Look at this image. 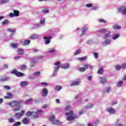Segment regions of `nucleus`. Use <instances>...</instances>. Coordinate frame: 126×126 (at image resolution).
Here are the masks:
<instances>
[{
    "label": "nucleus",
    "mask_w": 126,
    "mask_h": 126,
    "mask_svg": "<svg viewBox=\"0 0 126 126\" xmlns=\"http://www.w3.org/2000/svg\"><path fill=\"white\" fill-rule=\"evenodd\" d=\"M43 59V56H39L36 57L37 60H42Z\"/></svg>",
    "instance_id": "680f3d73"
},
{
    "label": "nucleus",
    "mask_w": 126,
    "mask_h": 126,
    "mask_svg": "<svg viewBox=\"0 0 126 126\" xmlns=\"http://www.w3.org/2000/svg\"><path fill=\"white\" fill-rule=\"evenodd\" d=\"M42 12L43 13H48V12H49V9L47 8H43Z\"/></svg>",
    "instance_id": "09e8293b"
},
{
    "label": "nucleus",
    "mask_w": 126,
    "mask_h": 126,
    "mask_svg": "<svg viewBox=\"0 0 126 126\" xmlns=\"http://www.w3.org/2000/svg\"><path fill=\"white\" fill-rule=\"evenodd\" d=\"M24 53V51H23V50L21 49H19L18 50V55H23Z\"/></svg>",
    "instance_id": "b1692460"
},
{
    "label": "nucleus",
    "mask_w": 126,
    "mask_h": 126,
    "mask_svg": "<svg viewBox=\"0 0 126 126\" xmlns=\"http://www.w3.org/2000/svg\"><path fill=\"white\" fill-rule=\"evenodd\" d=\"M60 64H61V62H58L54 63V65L56 66L54 68V71H58V70H59V69L60 68Z\"/></svg>",
    "instance_id": "0eeeda50"
},
{
    "label": "nucleus",
    "mask_w": 126,
    "mask_h": 126,
    "mask_svg": "<svg viewBox=\"0 0 126 126\" xmlns=\"http://www.w3.org/2000/svg\"><path fill=\"white\" fill-rule=\"evenodd\" d=\"M98 21L100 23H104V24H105V23H107V21H106V20L103 19H99Z\"/></svg>",
    "instance_id": "e433bc0d"
},
{
    "label": "nucleus",
    "mask_w": 126,
    "mask_h": 126,
    "mask_svg": "<svg viewBox=\"0 0 126 126\" xmlns=\"http://www.w3.org/2000/svg\"><path fill=\"white\" fill-rule=\"evenodd\" d=\"M25 113V111H24V110H22V111H21V112L19 113L20 116L23 117V116L24 115Z\"/></svg>",
    "instance_id": "8fccbe9b"
},
{
    "label": "nucleus",
    "mask_w": 126,
    "mask_h": 126,
    "mask_svg": "<svg viewBox=\"0 0 126 126\" xmlns=\"http://www.w3.org/2000/svg\"><path fill=\"white\" fill-rule=\"evenodd\" d=\"M121 66L123 69L126 68V63L125 64H123V65H121Z\"/></svg>",
    "instance_id": "052dcab7"
},
{
    "label": "nucleus",
    "mask_w": 126,
    "mask_h": 126,
    "mask_svg": "<svg viewBox=\"0 0 126 126\" xmlns=\"http://www.w3.org/2000/svg\"><path fill=\"white\" fill-rule=\"evenodd\" d=\"M20 110V105H19L18 106H17L16 108H15L13 109V112H17V111Z\"/></svg>",
    "instance_id": "37998d69"
},
{
    "label": "nucleus",
    "mask_w": 126,
    "mask_h": 126,
    "mask_svg": "<svg viewBox=\"0 0 126 126\" xmlns=\"http://www.w3.org/2000/svg\"><path fill=\"white\" fill-rule=\"evenodd\" d=\"M48 53H50L51 54L56 53V49H50V50L48 51Z\"/></svg>",
    "instance_id": "a18cd8bd"
},
{
    "label": "nucleus",
    "mask_w": 126,
    "mask_h": 126,
    "mask_svg": "<svg viewBox=\"0 0 126 126\" xmlns=\"http://www.w3.org/2000/svg\"><path fill=\"white\" fill-rule=\"evenodd\" d=\"M15 16H19V11L13 10Z\"/></svg>",
    "instance_id": "393cba45"
},
{
    "label": "nucleus",
    "mask_w": 126,
    "mask_h": 126,
    "mask_svg": "<svg viewBox=\"0 0 126 126\" xmlns=\"http://www.w3.org/2000/svg\"><path fill=\"white\" fill-rule=\"evenodd\" d=\"M123 83L124 82L122 81H120V82H119L117 84L118 87H121V86L123 85Z\"/></svg>",
    "instance_id": "79ce46f5"
},
{
    "label": "nucleus",
    "mask_w": 126,
    "mask_h": 126,
    "mask_svg": "<svg viewBox=\"0 0 126 126\" xmlns=\"http://www.w3.org/2000/svg\"><path fill=\"white\" fill-rule=\"evenodd\" d=\"M7 31L10 32L11 33H15V29H7Z\"/></svg>",
    "instance_id": "c9c22d12"
},
{
    "label": "nucleus",
    "mask_w": 126,
    "mask_h": 126,
    "mask_svg": "<svg viewBox=\"0 0 126 126\" xmlns=\"http://www.w3.org/2000/svg\"><path fill=\"white\" fill-rule=\"evenodd\" d=\"M39 36L37 34H32L31 36V39H37Z\"/></svg>",
    "instance_id": "2f4dec72"
},
{
    "label": "nucleus",
    "mask_w": 126,
    "mask_h": 126,
    "mask_svg": "<svg viewBox=\"0 0 126 126\" xmlns=\"http://www.w3.org/2000/svg\"><path fill=\"white\" fill-rule=\"evenodd\" d=\"M11 47H12V48H13L14 49H15L17 48V47H18V45L16 44H11Z\"/></svg>",
    "instance_id": "49530a36"
},
{
    "label": "nucleus",
    "mask_w": 126,
    "mask_h": 126,
    "mask_svg": "<svg viewBox=\"0 0 126 126\" xmlns=\"http://www.w3.org/2000/svg\"><path fill=\"white\" fill-rule=\"evenodd\" d=\"M94 55V58L95 59H98V57H99V55L98 54V53H96V52H94L93 53Z\"/></svg>",
    "instance_id": "de8ad7c7"
},
{
    "label": "nucleus",
    "mask_w": 126,
    "mask_h": 126,
    "mask_svg": "<svg viewBox=\"0 0 126 126\" xmlns=\"http://www.w3.org/2000/svg\"><path fill=\"white\" fill-rule=\"evenodd\" d=\"M3 87L5 89H6V90H10L11 89V88L9 86H4Z\"/></svg>",
    "instance_id": "864d4df0"
},
{
    "label": "nucleus",
    "mask_w": 126,
    "mask_h": 126,
    "mask_svg": "<svg viewBox=\"0 0 126 126\" xmlns=\"http://www.w3.org/2000/svg\"><path fill=\"white\" fill-rule=\"evenodd\" d=\"M70 108V105H68L65 107V110H69Z\"/></svg>",
    "instance_id": "69168bd1"
},
{
    "label": "nucleus",
    "mask_w": 126,
    "mask_h": 126,
    "mask_svg": "<svg viewBox=\"0 0 126 126\" xmlns=\"http://www.w3.org/2000/svg\"><path fill=\"white\" fill-rule=\"evenodd\" d=\"M106 32H107V29H102L98 31V33H106Z\"/></svg>",
    "instance_id": "7c9ffc66"
},
{
    "label": "nucleus",
    "mask_w": 126,
    "mask_h": 126,
    "mask_svg": "<svg viewBox=\"0 0 126 126\" xmlns=\"http://www.w3.org/2000/svg\"><path fill=\"white\" fill-rule=\"evenodd\" d=\"M9 123H14L15 120L13 118H10L8 119Z\"/></svg>",
    "instance_id": "3c124183"
},
{
    "label": "nucleus",
    "mask_w": 126,
    "mask_h": 126,
    "mask_svg": "<svg viewBox=\"0 0 126 126\" xmlns=\"http://www.w3.org/2000/svg\"><path fill=\"white\" fill-rule=\"evenodd\" d=\"M111 91V88L109 87L106 90V92H103L104 93H109V92H110Z\"/></svg>",
    "instance_id": "6e6d98bb"
},
{
    "label": "nucleus",
    "mask_w": 126,
    "mask_h": 126,
    "mask_svg": "<svg viewBox=\"0 0 126 126\" xmlns=\"http://www.w3.org/2000/svg\"><path fill=\"white\" fill-rule=\"evenodd\" d=\"M21 126V122H16L13 125V126Z\"/></svg>",
    "instance_id": "ea45409f"
},
{
    "label": "nucleus",
    "mask_w": 126,
    "mask_h": 126,
    "mask_svg": "<svg viewBox=\"0 0 126 126\" xmlns=\"http://www.w3.org/2000/svg\"><path fill=\"white\" fill-rule=\"evenodd\" d=\"M38 113H42V110H38L36 112H32V116L33 119H37V118H38Z\"/></svg>",
    "instance_id": "423d86ee"
},
{
    "label": "nucleus",
    "mask_w": 126,
    "mask_h": 126,
    "mask_svg": "<svg viewBox=\"0 0 126 126\" xmlns=\"http://www.w3.org/2000/svg\"><path fill=\"white\" fill-rule=\"evenodd\" d=\"M11 73L12 74H15V76H17V77H21L25 76V74L21 72H19L16 69L13 70L11 71Z\"/></svg>",
    "instance_id": "7ed1b4c3"
},
{
    "label": "nucleus",
    "mask_w": 126,
    "mask_h": 126,
    "mask_svg": "<svg viewBox=\"0 0 126 126\" xmlns=\"http://www.w3.org/2000/svg\"><path fill=\"white\" fill-rule=\"evenodd\" d=\"M9 0H2L0 1V4H4V3H7V2H8Z\"/></svg>",
    "instance_id": "c85d7f7f"
},
{
    "label": "nucleus",
    "mask_w": 126,
    "mask_h": 126,
    "mask_svg": "<svg viewBox=\"0 0 126 126\" xmlns=\"http://www.w3.org/2000/svg\"><path fill=\"white\" fill-rule=\"evenodd\" d=\"M84 68L83 67H80L78 68V70H79V71H85L86 69H87L88 68V64H85L84 65Z\"/></svg>",
    "instance_id": "1a4fd4ad"
},
{
    "label": "nucleus",
    "mask_w": 126,
    "mask_h": 126,
    "mask_svg": "<svg viewBox=\"0 0 126 126\" xmlns=\"http://www.w3.org/2000/svg\"><path fill=\"white\" fill-rule=\"evenodd\" d=\"M119 11H121L122 14L126 15V7L122 6L118 9Z\"/></svg>",
    "instance_id": "39448f33"
},
{
    "label": "nucleus",
    "mask_w": 126,
    "mask_h": 126,
    "mask_svg": "<svg viewBox=\"0 0 126 126\" xmlns=\"http://www.w3.org/2000/svg\"><path fill=\"white\" fill-rule=\"evenodd\" d=\"M31 101H33V99L32 98H31L30 99H28L26 102L25 103H29L30 102H31Z\"/></svg>",
    "instance_id": "e2e57ef3"
},
{
    "label": "nucleus",
    "mask_w": 126,
    "mask_h": 126,
    "mask_svg": "<svg viewBox=\"0 0 126 126\" xmlns=\"http://www.w3.org/2000/svg\"><path fill=\"white\" fill-rule=\"evenodd\" d=\"M41 74V72L40 71H36L33 73V75L34 76H39Z\"/></svg>",
    "instance_id": "4c0bfd02"
},
{
    "label": "nucleus",
    "mask_w": 126,
    "mask_h": 126,
    "mask_svg": "<svg viewBox=\"0 0 126 126\" xmlns=\"http://www.w3.org/2000/svg\"><path fill=\"white\" fill-rule=\"evenodd\" d=\"M107 80H106V77L103 76L100 78V83H105Z\"/></svg>",
    "instance_id": "6ab92c4d"
},
{
    "label": "nucleus",
    "mask_w": 126,
    "mask_h": 126,
    "mask_svg": "<svg viewBox=\"0 0 126 126\" xmlns=\"http://www.w3.org/2000/svg\"><path fill=\"white\" fill-rule=\"evenodd\" d=\"M62 87L61 86H56L55 87V91H60V90H62Z\"/></svg>",
    "instance_id": "cd10ccee"
},
{
    "label": "nucleus",
    "mask_w": 126,
    "mask_h": 126,
    "mask_svg": "<svg viewBox=\"0 0 126 126\" xmlns=\"http://www.w3.org/2000/svg\"><path fill=\"white\" fill-rule=\"evenodd\" d=\"M31 41L29 39L26 40L24 41V46H27L28 44H30Z\"/></svg>",
    "instance_id": "a878e982"
},
{
    "label": "nucleus",
    "mask_w": 126,
    "mask_h": 126,
    "mask_svg": "<svg viewBox=\"0 0 126 126\" xmlns=\"http://www.w3.org/2000/svg\"><path fill=\"white\" fill-rule=\"evenodd\" d=\"M121 28H122V27L121 26H119V25H114L113 26V29H115L116 30L121 29Z\"/></svg>",
    "instance_id": "aec40b11"
},
{
    "label": "nucleus",
    "mask_w": 126,
    "mask_h": 126,
    "mask_svg": "<svg viewBox=\"0 0 126 126\" xmlns=\"http://www.w3.org/2000/svg\"><path fill=\"white\" fill-rule=\"evenodd\" d=\"M77 60H78V61H79V62H84V61H86V60H87V56H85L82 58H78L77 59Z\"/></svg>",
    "instance_id": "2eb2a0df"
},
{
    "label": "nucleus",
    "mask_w": 126,
    "mask_h": 126,
    "mask_svg": "<svg viewBox=\"0 0 126 126\" xmlns=\"http://www.w3.org/2000/svg\"><path fill=\"white\" fill-rule=\"evenodd\" d=\"M111 42V40H110V39H107L105 41V44H106V45H108V44H110V42Z\"/></svg>",
    "instance_id": "13d9d810"
},
{
    "label": "nucleus",
    "mask_w": 126,
    "mask_h": 126,
    "mask_svg": "<svg viewBox=\"0 0 126 126\" xmlns=\"http://www.w3.org/2000/svg\"><path fill=\"white\" fill-rule=\"evenodd\" d=\"M55 117L54 116H51L49 118V121H50L51 122H52V123H53V122H55Z\"/></svg>",
    "instance_id": "c03bdc74"
},
{
    "label": "nucleus",
    "mask_w": 126,
    "mask_h": 126,
    "mask_svg": "<svg viewBox=\"0 0 126 126\" xmlns=\"http://www.w3.org/2000/svg\"><path fill=\"white\" fill-rule=\"evenodd\" d=\"M116 70H120V69H123L122 67V65L118 64L115 66Z\"/></svg>",
    "instance_id": "4be33fe9"
},
{
    "label": "nucleus",
    "mask_w": 126,
    "mask_h": 126,
    "mask_svg": "<svg viewBox=\"0 0 126 126\" xmlns=\"http://www.w3.org/2000/svg\"><path fill=\"white\" fill-rule=\"evenodd\" d=\"M94 106V104L90 103L85 106V109H92V108H93Z\"/></svg>",
    "instance_id": "f3484780"
},
{
    "label": "nucleus",
    "mask_w": 126,
    "mask_h": 126,
    "mask_svg": "<svg viewBox=\"0 0 126 126\" xmlns=\"http://www.w3.org/2000/svg\"><path fill=\"white\" fill-rule=\"evenodd\" d=\"M21 103H23V101L22 100L19 101H14L11 102H9L8 105H9L10 107H19V106H20Z\"/></svg>",
    "instance_id": "f03ea898"
},
{
    "label": "nucleus",
    "mask_w": 126,
    "mask_h": 126,
    "mask_svg": "<svg viewBox=\"0 0 126 126\" xmlns=\"http://www.w3.org/2000/svg\"><path fill=\"white\" fill-rule=\"evenodd\" d=\"M78 84H79V82L75 81L71 84L70 86H77V85H78Z\"/></svg>",
    "instance_id": "412c9836"
},
{
    "label": "nucleus",
    "mask_w": 126,
    "mask_h": 126,
    "mask_svg": "<svg viewBox=\"0 0 126 126\" xmlns=\"http://www.w3.org/2000/svg\"><path fill=\"white\" fill-rule=\"evenodd\" d=\"M9 16L10 17H14L15 16L14 13H10Z\"/></svg>",
    "instance_id": "4d7b16f0"
},
{
    "label": "nucleus",
    "mask_w": 126,
    "mask_h": 126,
    "mask_svg": "<svg viewBox=\"0 0 126 126\" xmlns=\"http://www.w3.org/2000/svg\"><path fill=\"white\" fill-rule=\"evenodd\" d=\"M52 124H53V125H61L62 123H61L59 120H55L52 122Z\"/></svg>",
    "instance_id": "5701e85b"
},
{
    "label": "nucleus",
    "mask_w": 126,
    "mask_h": 126,
    "mask_svg": "<svg viewBox=\"0 0 126 126\" xmlns=\"http://www.w3.org/2000/svg\"><path fill=\"white\" fill-rule=\"evenodd\" d=\"M103 72L104 71L103 70V68H99V70L97 71L98 74H103Z\"/></svg>",
    "instance_id": "bb28decb"
},
{
    "label": "nucleus",
    "mask_w": 126,
    "mask_h": 126,
    "mask_svg": "<svg viewBox=\"0 0 126 126\" xmlns=\"http://www.w3.org/2000/svg\"><path fill=\"white\" fill-rule=\"evenodd\" d=\"M21 58V56H16L14 58L15 60H18V59Z\"/></svg>",
    "instance_id": "338daca9"
},
{
    "label": "nucleus",
    "mask_w": 126,
    "mask_h": 126,
    "mask_svg": "<svg viewBox=\"0 0 126 126\" xmlns=\"http://www.w3.org/2000/svg\"><path fill=\"white\" fill-rule=\"evenodd\" d=\"M48 95V89L44 88L42 90V97H47Z\"/></svg>",
    "instance_id": "6e6552de"
},
{
    "label": "nucleus",
    "mask_w": 126,
    "mask_h": 126,
    "mask_svg": "<svg viewBox=\"0 0 126 126\" xmlns=\"http://www.w3.org/2000/svg\"><path fill=\"white\" fill-rule=\"evenodd\" d=\"M62 68H63L64 69H66L69 67V64L67 63L65 64L61 65Z\"/></svg>",
    "instance_id": "dca6fc26"
},
{
    "label": "nucleus",
    "mask_w": 126,
    "mask_h": 126,
    "mask_svg": "<svg viewBox=\"0 0 126 126\" xmlns=\"http://www.w3.org/2000/svg\"><path fill=\"white\" fill-rule=\"evenodd\" d=\"M22 123L24 125H29L30 123V120L27 117L24 118L22 120Z\"/></svg>",
    "instance_id": "20e7f679"
},
{
    "label": "nucleus",
    "mask_w": 126,
    "mask_h": 126,
    "mask_svg": "<svg viewBox=\"0 0 126 126\" xmlns=\"http://www.w3.org/2000/svg\"><path fill=\"white\" fill-rule=\"evenodd\" d=\"M6 95L4 97V99H11L12 98V94L11 93H7Z\"/></svg>",
    "instance_id": "4468645a"
},
{
    "label": "nucleus",
    "mask_w": 126,
    "mask_h": 126,
    "mask_svg": "<svg viewBox=\"0 0 126 126\" xmlns=\"http://www.w3.org/2000/svg\"><path fill=\"white\" fill-rule=\"evenodd\" d=\"M33 112L31 111H28L26 113L27 117H30V116H32V114Z\"/></svg>",
    "instance_id": "a19ab883"
},
{
    "label": "nucleus",
    "mask_w": 126,
    "mask_h": 126,
    "mask_svg": "<svg viewBox=\"0 0 126 126\" xmlns=\"http://www.w3.org/2000/svg\"><path fill=\"white\" fill-rule=\"evenodd\" d=\"M15 117H16V118H20L21 116H20V115L19 113H17L15 115Z\"/></svg>",
    "instance_id": "bf43d9fd"
},
{
    "label": "nucleus",
    "mask_w": 126,
    "mask_h": 126,
    "mask_svg": "<svg viewBox=\"0 0 126 126\" xmlns=\"http://www.w3.org/2000/svg\"><path fill=\"white\" fill-rule=\"evenodd\" d=\"M86 6L88 8L92 7V6H93V4L92 3H88L86 5Z\"/></svg>",
    "instance_id": "603ef678"
},
{
    "label": "nucleus",
    "mask_w": 126,
    "mask_h": 126,
    "mask_svg": "<svg viewBox=\"0 0 126 126\" xmlns=\"http://www.w3.org/2000/svg\"><path fill=\"white\" fill-rule=\"evenodd\" d=\"M65 115L67 117V121H73V120L77 119V116H73V111L72 110L70 111L69 112L66 113Z\"/></svg>",
    "instance_id": "f257e3e1"
},
{
    "label": "nucleus",
    "mask_w": 126,
    "mask_h": 126,
    "mask_svg": "<svg viewBox=\"0 0 126 126\" xmlns=\"http://www.w3.org/2000/svg\"><path fill=\"white\" fill-rule=\"evenodd\" d=\"M81 53V49H78L75 53L74 54L75 56H77V55H79Z\"/></svg>",
    "instance_id": "f704fd0d"
},
{
    "label": "nucleus",
    "mask_w": 126,
    "mask_h": 126,
    "mask_svg": "<svg viewBox=\"0 0 126 126\" xmlns=\"http://www.w3.org/2000/svg\"><path fill=\"white\" fill-rule=\"evenodd\" d=\"M28 84H29V82L28 81H22L20 83V85L21 87H26Z\"/></svg>",
    "instance_id": "9b49d317"
},
{
    "label": "nucleus",
    "mask_w": 126,
    "mask_h": 126,
    "mask_svg": "<svg viewBox=\"0 0 126 126\" xmlns=\"http://www.w3.org/2000/svg\"><path fill=\"white\" fill-rule=\"evenodd\" d=\"M106 110L110 114H115V113H116V111H115V109H113L112 107L107 108Z\"/></svg>",
    "instance_id": "f8f14e48"
},
{
    "label": "nucleus",
    "mask_w": 126,
    "mask_h": 126,
    "mask_svg": "<svg viewBox=\"0 0 126 126\" xmlns=\"http://www.w3.org/2000/svg\"><path fill=\"white\" fill-rule=\"evenodd\" d=\"M3 68H4V69H6V68H8V65H7V64H3Z\"/></svg>",
    "instance_id": "5fc2aeb1"
},
{
    "label": "nucleus",
    "mask_w": 126,
    "mask_h": 126,
    "mask_svg": "<svg viewBox=\"0 0 126 126\" xmlns=\"http://www.w3.org/2000/svg\"><path fill=\"white\" fill-rule=\"evenodd\" d=\"M81 32H82V34L80 35L81 36L84 35V34H85V32H86V31H87V28H81Z\"/></svg>",
    "instance_id": "a211bd4d"
},
{
    "label": "nucleus",
    "mask_w": 126,
    "mask_h": 126,
    "mask_svg": "<svg viewBox=\"0 0 126 126\" xmlns=\"http://www.w3.org/2000/svg\"><path fill=\"white\" fill-rule=\"evenodd\" d=\"M43 39H44V40H46L45 44L47 45V44H50V43H51V39H52V38L51 36H44Z\"/></svg>",
    "instance_id": "9d476101"
},
{
    "label": "nucleus",
    "mask_w": 126,
    "mask_h": 126,
    "mask_svg": "<svg viewBox=\"0 0 126 126\" xmlns=\"http://www.w3.org/2000/svg\"><path fill=\"white\" fill-rule=\"evenodd\" d=\"M120 37V34L118 33L117 34H115L113 37L112 39L113 40H116V39H118Z\"/></svg>",
    "instance_id": "58836bf2"
},
{
    "label": "nucleus",
    "mask_w": 126,
    "mask_h": 126,
    "mask_svg": "<svg viewBox=\"0 0 126 126\" xmlns=\"http://www.w3.org/2000/svg\"><path fill=\"white\" fill-rule=\"evenodd\" d=\"M41 24H45V19L40 21Z\"/></svg>",
    "instance_id": "774afa93"
},
{
    "label": "nucleus",
    "mask_w": 126,
    "mask_h": 126,
    "mask_svg": "<svg viewBox=\"0 0 126 126\" xmlns=\"http://www.w3.org/2000/svg\"><path fill=\"white\" fill-rule=\"evenodd\" d=\"M9 21L8 20H5L2 22V25H5V24H8Z\"/></svg>",
    "instance_id": "c756f323"
},
{
    "label": "nucleus",
    "mask_w": 126,
    "mask_h": 126,
    "mask_svg": "<svg viewBox=\"0 0 126 126\" xmlns=\"http://www.w3.org/2000/svg\"><path fill=\"white\" fill-rule=\"evenodd\" d=\"M20 68L21 70H24V69H26V65L23 64L20 66Z\"/></svg>",
    "instance_id": "72a5a7b5"
},
{
    "label": "nucleus",
    "mask_w": 126,
    "mask_h": 126,
    "mask_svg": "<svg viewBox=\"0 0 126 126\" xmlns=\"http://www.w3.org/2000/svg\"><path fill=\"white\" fill-rule=\"evenodd\" d=\"M98 7L97 6H93V10H97Z\"/></svg>",
    "instance_id": "0e129e2a"
},
{
    "label": "nucleus",
    "mask_w": 126,
    "mask_h": 126,
    "mask_svg": "<svg viewBox=\"0 0 126 126\" xmlns=\"http://www.w3.org/2000/svg\"><path fill=\"white\" fill-rule=\"evenodd\" d=\"M111 37V32L108 33L104 35V38L108 39V38H110Z\"/></svg>",
    "instance_id": "473e14b6"
},
{
    "label": "nucleus",
    "mask_w": 126,
    "mask_h": 126,
    "mask_svg": "<svg viewBox=\"0 0 126 126\" xmlns=\"http://www.w3.org/2000/svg\"><path fill=\"white\" fill-rule=\"evenodd\" d=\"M9 79L8 76H3L2 78H0V82H4L5 81H7Z\"/></svg>",
    "instance_id": "ddd939ff"
}]
</instances>
